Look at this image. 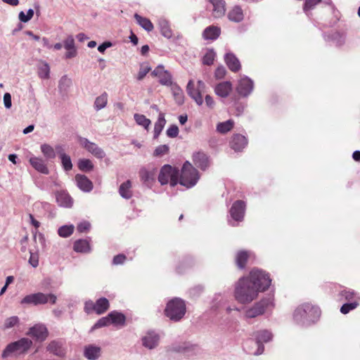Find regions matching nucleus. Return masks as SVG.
Returning <instances> with one entry per match:
<instances>
[{"instance_id":"1","label":"nucleus","mask_w":360,"mask_h":360,"mask_svg":"<svg viewBox=\"0 0 360 360\" xmlns=\"http://www.w3.org/2000/svg\"><path fill=\"white\" fill-rule=\"evenodd\" d=\"M259 292L248 278L243 277L236 282L233 295L238 303L248 304L257 298Z\"/></svg>"},{"instance_id":"2","label":"nucleus","mask_w":360,"mask_h":360,"mask_svg":"<svg viewBox=\"0 0 360 360\" xmlns=\"http://www.w3.org/2000/svg\"><path fill=\"white\" fill-rule=\"evenodd\" d=\"M320 315L318 307L309 304L299 306L293 313V319L297 324H308L314 322Z\"/></svg>"},{"instance_id":"3","label":"nucleus","mask_w":360,"mask_h":360,"mask_svg":"<svg viewBox=\"0 0 360 360\" xmlns=\"http://www.w3.org/2000/svg\"><path fill=\"white\" fill-rule=\"evenodd\" d=\"M32 346V341L27 338H22L18 341L8 344L3 351L2 357L6 358L9 356H15L25 354Z\"/></svg>"},{"instance_id":"4","label":"nucleus","mask_w":360,"mask_h":360,"mask_svg":"<svg viewBox=\"0 0 360 360\" xmlns=\"http://www.w3.org/2000/svg\"><path fill=\"white\" fill-rule=\"evenodd\" d=\"M199 174L189 162H186L181 169L179 184L187 188L194 186L198 179Z\"/></svg>"},{"instance_id":"5","label":"nucleus","mask_w":360,"mask_h":360,"mask_svg":"<svg viewBox=\"0 0 360 360\" xmlns=\"http://www.w3.org/2000/svg\"><path fill=\"white\" fill-rule=\"evenodd\" d=\"M186 313V304L179 298L170 300L165 308V314L171 320L177 321L183 318Z\"/></svg>"},{"instance_id":"6","label":"nucleus","mask_w":360,"mask_h":360,"mask_svg":"<svg viewBox=\"0 0 360 360\" xmlns=\"http://www.w3.org/2000/svg\"><path fill=\"white\" fill-rule=\"evenodd\" d=\"M245 277L251 281L259 292L266 290L271 283V279L269 274L259 269L252 270L249 276Z\"/></svg>"},{"instance_id":"7","label":"nucleus","mask_w":360,"mask_h":360,"mask_svg":"<svg viewBox=\"0 0 360 360\" xmlns=\"http://www.w3.org/2000/svg\"><path fill=\"white\" fill-rule=\"evenodd\" d=\"M274 307V300L271 297L262 299L256 302L251 307L245 311V316L247 318H255L263 314L266 311L271 309Z\"/></svg>"},{"instance_id":"8","label":"nucleus","mask_w":360,"mask_h":360,"mask_svg":"<svg viewBox=\"0 0 360 360\" xmlns=\"http://www.w3.org/2000/svg\"><path fill=\"white\" fill-rule=\"evenodd\" d=\"M205 89L206 84L202 80H198L195 84L193 79H190L186 86L187 94L198 105L203 103L202 94L205 91Z\"/></svg>"},{"instance_id":"9","label":"nucleus","mask_w":360,"mask_h":360,"mask_svg":"<svg viewBox=\"0 0 360 360\" xmlns=\"http://www.w3.org/2000/svg\"><path fill=\"white\" fill-rule=\"evenodd\" d=\"M57 297L53 294H44L42 292H37L25 296L22 300V304H44L47 302L55 304Z\"/></svg>"},{"instance_id":"10","label":"nucleus","mask_w":360,"mask_h":360,"mask_svg":"<svg viewBox=\"0 0 360 360\" xmlns=\"http://www.w3.org/2000/svg\"><path fill=\"white\" fill-rule=\"evenodd\" d=\"M179 172L178 170L170 165H164L159 173L158 181L162 185L170 184L174 186L178 183Z\"/></svg>"},{"instance_id":"11","label":"nucleus","mask_w":360,"mask_h":360,"mask_svg":"<svg viewBox=\"0 0 360 360\" xmlns=\"http://www.w3.org/2000/svg\"><path fill=\"white\" fill-rule=\"evenodd\" d=\"M77 142L81 147L86 149L95 158L102 160L105 156V151L99 147L96 143L90 141L86 138L79 137Z\"/></svg>"},{"instance_id":"12","label":"nucleus","mask_w":360,"mask_h":360,"mask_svg":"<svg viewBox=\"0 0 360 360\" xmlns=\"http://www.w3.org/2000/svg\"><path fill=\"white\" fill-rule=\"evenodd\" d=\"M141 341L142 346L147 349H155L159 345L160 335L155 331H148L142 336Z\"/></svg>"},{"instance_id":"13","label":"nucleus","mask_w":360,"mask_h":360,"mask_svg":"<svg viewBox=\"0 0 360 360\" xmlns=\"http://www.w3.org/2000/svg\"><path fill=\"white\" fill-rule=\"evenodd\" d=\"M27 335L32 337L37 341L43 342L47 338L49 331L44 324H36L30 328Z\"/></svg>"},{"instance_id":"14","label":"nucleus","mask_w":360,"mask_h":360,"mask_svg":"<svg viewBox=\"0 0 360 360\" xmlns=\"http://www.w3.org/2000/svg\"><path fill=\"white\" fill-rule=\"evenodd\" d=\"M152 75L159 78V82L162 85L169 86L172 84V75L162 65H158L152 72Z\"/></svg>"},{"instance_id":"15","label":"nucleus","mask_w":360,"mask_h":360,"mask_svg":"<svg viewBox=\"0 0 360 360\" xmlns=\"http://www.w3.org/2000/svg\"><path fill=\"white\" fill-rule=\"evenodd\" d=\"M238 93L243 96H248L253 89V82L247 77H242L237 86Z\"/></svg>"},{"instance_id":"16","label":"nucleus","mask_w":360,"mask_h":360,"mask_svg":"<svg viewBox=\"0 0 360 360\" xmlns=\"http://www.w3.org/2000/svg\"><path fill=\"white\" fill-rule=\"evenodd\" d=\"M245 210V202L242 200H237L233 204L230 210L231 217L236 221H241L244 217Z\"/></svg>"},{"instance_id":"17","label":"nucleus","mask_w":360,"mask_h":360,"mask_svg":"<svg viewBox=\"0 0 360 360\" xmlns=\"http://www.w3.org/2000/svg\"><path fill=\"white\" fill-rule=\"evenodd\" d=\"M46 350L58 357H64L66 354L63 343L58 340H53L50 342L46 346Z\"/></svg>"},{"instance_id":"18","label":"nucleus","mask_w":360,"mask_h":360,"mask_svg":"<svg viewBox=\"0 0 360 360\" xmlns=\"http://www.w3.org/2000/svg\"><path fill=\"white\" fill-rule=\"evenodd\" d=\"M83 354L88 360H97L101 355V348L94 345H86Z\"/></svg>"},{"instance_id":"19","label":"nucleus","mask_w":360,"mask_h":360,"mask_svg":"<svg viewBox=\"0 0 360 360\" xmlns=\"http://www.w3.org/2000/svg\"><path fill=\"white\" fill-rule=\"evenodd\" d=\"M29 162L37 172L44 174H49V169L42 158L32 156L29 159Z\"/></svg>"},{"instance_id":"20","label":"nucleus","mask_w":360,"mask_h":360,"mask_svg":"<svg viewBox=\"0 0 360 360\" xmlns=\"http://www.w3.org/2000/svg\"><path fill=\"white\" fill-rule=\"evenodd\" d=\"M193 161L195 166L202 170L206 169L210 165V161L207 155L202 152H197L193 155Z\"/></svg>"},{"instance_id":"21","label":"nucleus","mask_w":360,"mask_h":360,"mask_svg":"<svg viewBox=\"0 0 360 360\" xmlns=\"http://www.w3.org/2000/svg\"><path fill=\"white\" fill-rule=\"evenodd\" d=\"M174 349L176 352L184 353L187 355L197 354L200 352L199 347L189 342H184L181 345L176 346Z\"/></svg>"},{"instance_id":"22","label":"nucleus","mask_w":360,"mask_h":360,"mask_svg":"<svg viewBox=\"0 0 360 360\" xmlns=\"http://www.w3.org/2000/svg\"><path fill=\"white\" fill-rule=\"evenodd\" d=\"M210 2L213 6L212 15L215 18H219L224 15L225 9V1L223 0H210Z\"/></svg>"},{"instance_id":"23","label":"nucleus","mask_w":360,"mask_h":360,"mask_svg":"<svg viewBox=\"0 0 360 360\" xmlns=\"http://www.w3.org/2000/svg\"><path fill=\"white\" fill-rule=\"evenodd\" d=\"M75 181L77 186L84 192H89L93 188L92 182L84 175L77 174Z\"/></svg>"},{"instance_id":"24","label":"nucleus","mask_w":360,"mask_h":360,"mask_svg":"<svg viewBox=\"0 0 360 360\" xmlns=\"http://www.w3.org/2000/svg\"><path fill=\"white\" fill-rule=\"evenodd\" d=\"M58 204L64 207L70 208L72 206L73 200L68 193L65 191H59L56 194Z\"/></svg>"},{"instance_id":"25","label":"nucleus","mask_w":360,"mask_h":360,"mask_svg":"<svg viewBox=\"0 0 360 360\" xmlns=\"http://www.w3.org/2000/svg\"><path fill=\"white\" fill-rule=\"evenodd\" d=\"M232 90V84L229 82H223L217 85L214 88L215 94L220 97H227Z\"/></svg>"},{"instance_id":"26","label":"nucleus","mask_w":360,"mask_h":360,"mask_svg":"<svg viewBox=\"0 0 360 360\" xmlns=\"http://www.w3.org/2000/svg\"><path fill=\"white\" fill-rule=\"evenodd\" d=\"M157 170L155 168L148 169L143 168L139 172L141 179L146 184H150L155 180Z\"/></svg>"},{"instance_id":"27","label":"nucleus","mask_w":360,"mask_h":360,"mask_svg":"<svg viewBox=\"0 0 360 360\" xmlns=\"http://www.w3.org/2000/svg\"><path fill=\"white\" fill-rule=\"evenodd\" d=\"M225 62L229 68L233 72H236L240 68V63L238 59L231 53L226 54Z\"/></svg>"},{"instance_id":"28","label":"nucleus","mask_w":360,"mask_h":360,"mask_svg":"<svg viewBox=\"0 0 360 360\" xmlns=\"http://www.w3.org/2000/svg\"><path fill=\"white\" fill-rule=\"evenodd\" d=\"M246 145V138L240 134L234 135L231 141V147L236 151L242 150Z\"/></svg>"},{"instance_id":"29","label":"nucleus","mask_w":360,"mask_h":360,"mask_svg":"<svg viewBox=\"0 0 360 360\" xmlns=\"http://www.w3.org/2000/svg\"><path fill=\"white\" fill-rule=\"evenodd\" d=\"M228 18L234 22H240L244 18V14L240 7L236 6L228 13Z\"/></svg>"},{"instance_id":"30","label":"nucleus","mask_w":360,"mask_h":360,"mask_svg":"<svg viewBox=\"0 0 360 360\" xmlns=\"http://www.w3.org/2000/svg\"><path fill=\"white\" fill-rule=\"evenodd\" d=\"M158 26L162 36L167 39H170L172 37V29L169 22L165 18H161L158 20Z\"/></svg>"},{"instance_id":"31","label":"nucleus","mask_w":360,"mask_h":360,"mask_svg":"<svg viewBox=\"0 0 360 360\" xmlns=\"http://www.w3.org/2000/svg\"><path fill=\"white\" fill-rule=\"evenodd\" d=\"M220 32V28L218 27L210 26L204 30L202 35L205 39L214 40L218 38Z\"/></svg>"},{"instance_id":"32","label":"nucleus","mask_w":360,"mask_h":360,"mask_svg":"<svg viewBox=\"0 0 360 360\" xmlns=\"http://www.w3.org/2000/svg\"><path fill=\"white\" fill-rule=\"evenodd\" d=\"M131 181L127 180L122 183L119 188L120 195L125 199H129L132 196Z\"/></svg>"},{"instance_id":"33","label":"nucleus","mask_w":360,"mask_h":360,"mask_svg":"<svg viewBox=\"0 0 360 360\" xmlns=\"http://www.w3.org/2000/svg\"><path fill=\"white\" fill-rule=\"evenodd\" d=\"M64 46L68 51L65 54L67 58H71L76 56L77 51L75 48V41L72 37H70L65 39Z\"/></svg>"},{"instance_id":"34","label":"nucleus","mask_w":360,"mask_h":360,"mask_svg":"<svg viewBox=\"0 0 360 360\" xmlns=\"http://www.w3.org/2000/svg\"><path fill=\"white\" fill-rule=\"evenodd\" d=\"M165 124L166 120L165 118V114L163 112H160L158 120L155 123L154 126V139H157L159 136Z\"/></svg>"},{"instance_id":"35","label":"nucleus","mask_w":360,"mask_h":360,"mask_svg":"<svg viewBox=\"0 0 360 360\" xmlns=\"http://www.w3.org/2000/svg\"><path fill=\"white\" fill-rule=\"evenodd\" d=\"M110 323L115 326H124L125 323V316L118 311H112L108 314Z\"/></svg>"},{"instance_id":"36","label":"nucleus","mask_w":360,"mask_h":360,"mask_svg":"<svg viewBox=\"0 0 360 360\" xmlns=\"http://www.w3.org/2000/svg\"><path fill=\"white\" fill-rule=\"evenodd\" d=\"M38 76L43 79H47L50 77V67L46 62L41 61L37 66Z\"/></svg>"},{"instance_id":"37","label":"nucleus","mask_w":360,"mask_h":360,"mask_svg":"<svg viewBox=\"0 0 360 360\" xmlns=\"http://www.w3.org/2000/svg\"><path fill=\"white\" fill-rule=\"evenodd\" d=\"M134 18L137 23L145 30L150 32L153 30V25L148 18L142 17L137 13L134 15Z\"/></svg>"},{"instance_id":"38","label":"nucleus","mask_w":360,"mask_h":360,"mask_svg":"<svg viewBox=\"0 0 360 360\" xmlns=\"http://www.w3.org/2000/svg\"><path fill=\"white\" fill-rule=\"evenodd\" d=\"M134 119L138 125L143 127L146 130H148L149 126L151 124V121L149 119H148L145 115L142 114L135 113L134 115Z\"/></svg>"},{"instance_id":"39","label":"nucleus","mask_w":360,"mask_h":360,"mask_svg":"<svg viewBox=\"0 0 360 360\" xmlns=\"http://www.w3.org/2000/svg\"><path fill=\"white\" fill-rule=\"evenodd\" d=\"M172 95L179 105H181L184 102V95L182 89L177 85H173L171 88Z\"/></svg>"},{"instance_id":"40","label":"nucleus","mask_w":360,"mask_h":360,"mask_svg":"<svg viewBox=\"0 0 360 360\" xmlns=\"http://www.w3.org/2000/svg\"><path fill=\"white\" fill-rule=\"evenodd\" d=\"M108 103V94L104 92L99 96L96 97L94 101V108L96 110H100L104 108Z\"/></svg>"},{"instance_id":"41","label":"nucleus","mask_w":360,"mask_h":360,"mask_svg":"<svg viewBox=\"0 0 360 360\" xmlns=\"http://www.w3.org/2000/svg\"><path fill=\"white\" fill-rule=\"evenodd\" d=\"M74 250L78 252H88L90 250V245L86 240H78L74 244Z\"/></svg>"},{"instance_id":"42","label":"nucleus","mask_w":360,"mask_h":360,"mask_svg":"<svg viewBox=\"0 0 360 360\" xmlns=\"http://www.w3.org/2000/svg\"><path fill=\"white\" fill-rule=\"evenodd\" d=\"M233 125L234 122L231 120H229L223 122H219L217 125V131L221 134H226L233 129Z\"/></svg>"},{"instance_id":"43","label":"nucleus","mask_w":360,"mask_h":360,"mask_svg":"<svg viewBox=\"0 0 360 360\" xmlns=\"http://www.w3.org/2000/svg\"><path fill=\"white\" fill-rule=\"evenodd\" d=\"M272 337V333L267 330L258 331L256 335V339L259 343L267 342L271 340Z\"/></svg>"},{"instance_id":"44","label":"nucleus","mask_w":360,"mask_h":360,"mask_svg":"<svg viewBox=\"0 0 360 360\" xmlns=\"http://www.w3.org/2000/svg\"><path fill=\"white\" fill-rule=\"evenodd\" d=\"M109 307V302L105 298H101L96 302V312L98 314L104 313Z\"/></svg>"},{"instance_id":"45","label":"nucleus","mask_w":360,"mask_h":360,"mask_svg":"<svg viewBox=\"0 0 360 360\" xmlns=\"http://www.w3.org/2000/svg\"><path fill=\"white\" fill-rule=\"evenodd\" d=\"M41 151L46 159H53L56 157L54 148L49 144H42L41 146Z\"/></svg>"},{"instance_id":"46","label":"nucleus","mask_w":360,"mask_h":360,"mask_svg":"<svg viewBox=\"0 0 360 360\" xmlns=\"http://www.w3.org/2000/svg\"><path fill=\"white\" fill-rule=\"evenodd\" d=\"M250 257V253L246 251H240L237 253L236 255V264L238 266L240 269H243L245 266V262L248 258Z\"/></svg>"},{"instance_id":"47","label":"nucleus","mask_w":360,"mask_h":360,"mask_svg":"<svg viewBox=\"0 0 360 360\" xmlns=\"http://www.w3.org/2000/svg\"><path fill=\"white\" fill-rule=\"evenodd\" d=\"M74 229L73 225H64L58 229V233L60 237L67 238L73 233Z\"/></svg>"},{"instance_id":"48","label":"nucleus","mask_w":360,"mask_h":360,"mask_svg":"<svg viewBox=\"0 0 360 360\" xmlns=\"http://www.w3.org/2000/svg\"><path fill=\"white\" fill-rule=\"evenodd\" d=\"M78 167L82 171L87 172L93 169L94 165L90 160L83 158L79 160Z\"/></svg>"},{"instance_id":"49","label":"nucleus","mask_w":360,"mask_h":360,"mask_svg":"<svg viewBox=\"0 0 360 360\" xmlns=\"http://www.w3.org/2000/svg\"><path fill=\"white\" fill-rule=\"evenodd\" d=\"M60 158L64 169L66 171L70 170L72 167L70 157L65 153H61L60 155Z\"/></svg>"},{"instance_id":"50","label":"nucleus","mask_w":360,"mask_h":360,"mask_svg":"<svg viewBox=\"0 0 360 360\" xmlns=\"http://www.w3.org/2000/svg\"><path fill=\"white\" fill-rule=\"evenodd\" d=\"M216 57V53L213 50H208L202 58V63L205 65H210L213 63Z\"/></svg>"},{"instance_id":"51","label":"nucleus","mask_w":360,"mask_h":360,"mask_svg":"<svg viewBox=\"0 0 360 360\" xmlns=\"http://www.w3.org/2000/svg\"><path fill=\"white\" fill-rule=\"evenodd\" d=\"M34 15V11L32 8H30L27 13H25L23 11H20L18 15L19 20L22 22H27L30 21Z\"/></svg>"},{"instance_id":"52","label":"nucleus","mask_w":360,"mask_h":360,"mask_svg":"<svg viewBox=\"0 0 360 360\" xmlns=\"http://www.w3.org/2000/svg\"><path fill=\"white\" fill-rule=\"evenodd\" d=\"M359 305V302L357 300H354L350 303H346L343 304L340 309L341 313L346 314L349 313L351 310L354 309Z\"/></svg>"},{"instance_id":"53","label":"nucleus","mask_w":360,"mask_h":360,"mask_svg":"<svg viewBox=\"0 0 360 360\" xmlns=\"http://www.w3.org/2000/svg\"><path fill=\"white\" fill-rule=\"evenodd\" d=\"M19 319L18 316H11L5 320L4 326L6 329L11 328L18 325Z\"/></svg>"},{"instance_id":"54","label":"nucleus","mask_w":360,"mask_h":360,"mask_svg":"<svg viewBox=\"0 0 360 360\" xmlns=\"http://www.w3.org/2000/svg\"><path fill=\"white\" fill-rule=\"evenodd\" d=\"M169 152V146L167 145H160L155 149L153 155L155 157H161L167 154Z\"/></svg>"},{"instance_id":"55","label":"nucleus","mask_w":360,"mask_h":360,"mask_svg":"<svg viewBox=\"0 0 360 360\" xmlns=\"http://www.w3.org/2000/svg\"><path fill=\"white\" fill-rule=\"evenodd\" d=\"M150 70V67L148 64H142L137 75V79L142 80Z\"/></svg>"},{"instance_id":"56","label":"nucleus","mask_w":360,"mask_h":360,"mask_svg":"<svg viewBox=\"0 0 360 360\" xmlns=\"http://www.w3.org/2000/svg\"><path fill=\"white\" fill-rule=\"evenodd\" d=\"M110 324V318L108 315L105 317L100 319L94 326L93 329L102 328Z\"/></svg>"},{"instance_id":"57","label":"nucleus","mask_w":360,"mask_h":360,"mask_svg":"<svg viewBox=\"0 0 360 360\" xmlns=\"http://www.w3.org/2000/svg\"><path fill=\"white\" fill-rule=\"evenodd\" d=\"M72 84V81L67 76H63L59 81V88L62 90H66Z\"/></svg>"},{"instance_id":"58","label":"nucleus","mask_w":360,"mask_h":360,"mask_svg":"<svg viewBox=\"0 0 360 360\" xmlns=\"http://www.w3.org/2000/svg\"><path fill=\"white\" fill-rule=\"evenodd\" d=\"M166 133L169 137L175 138L179 134V128L176 125H172L167 129Z\"/></svg>"},{"instance_id":"59","label":"nucleus","mask_w":360,"mask_h":360,"mask_svg":"<svg viewBox=\"0 0 360 360\" xmlns=\"http://www.w3.org/2000/svg\"><path fill=\"white\" fill-rule=\"evenodd\" d=\"M342 295L347 300L355 299V300L358 301L359 300V297H356V293L350 290L342 291Z\"/></svg>"},{"instance_id":"60","label":"nucleus","mask_w":360,"mask_h":360,"mask_svg":"<svg viewBox=\"0 0 360 360\" xmlns=\"http://www.w3.org/2000/svg\"><path fill=\"white\" fill-rule=\"evenodd\" d=\"M29 263L33 267H37L39 265V255L37 253H30V257L29 259Z\"/></svg>"},{"instance_id":"61","label":"nucleus","mask_w":360,"mask_h":360,"mask_svg":"<svg viewBox=\"0 0 360 360\" xmlns=\"http://www.w3.org/2000/svg\"><path fill=\"white\" fill-rule=\"evenodd\" d=\"M90 226H91V225L89 221H84L80 222L77 225V231L81 233L85 232V231H87L89 230Z\"/></svg>"},{"instance_id":"62","label":"nucleus","mask_w":360,"mask_h":360,"mask_svg":"<svg viewBox=\"0 0 360 360\" xmlns=\"http://www.w3.org/2000/svg\"><path fill=\"white\" fill-rule=\"evenodd\" d=\"M226 70L224 67L219 66L214 72L215 77L217 79L223 78L226 75Z\"/></svg>"},{"instance_id":"63","label":"nucleus","mask_w":360,"mask_h":360,"mask_svg":"<svg viewBox=\"0 0 360 360\" xmlns=\"http://www.w3.org/2000/svg\"><path fill=\"white\" fill-rule=\"evenodd\" d=\"M321 0H306L304 4V10L308 11L314 8L315 5L319 3Z\"/></svg>"},{"instance_id":"64","label":"nucleus","mask_w":360,"mask_h":360,"mask_svg":"<svg viewBox=\"0 0 360 360\" xmlns=\"http://www.w3.org/2000/svg\"><path fill=\"white\" fill-rule=\"evenodd\" d=\"M4 104L6 108L10 109L12 105L11 96L9 93H6L4 95Z\"/></svg>"}]
</instances>
